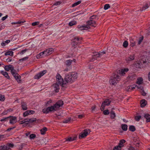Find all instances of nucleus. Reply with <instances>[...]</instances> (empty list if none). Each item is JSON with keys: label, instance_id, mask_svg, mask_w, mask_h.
I'll return each instance as SVG.
<instances>
[{"label": "nucleus", "instance_id": "nucleus-1", "mask_svg": "<svg viewBox=\"0 0 150 150\" xmlns=\"http://www.w3.org/2000/svg\"><path fill=\"white\" fill-rule=\"evenodd\" d=\"M62 104V105H60L59 104H54L53 106L44 108L42 110V112L44 113L45 114H47L52 112H54L57 110L61 105H62L64 104Z\"/></svg>", "mask_w": 150, "mask_h": 150}, {"label": "nucleus", "instance_id": "nucleus-2", "mask_svg": "<svg viewBox=\"0 0 150 150\" xmlns=\"http://www.w3.org/2000/svg\"><path fill=\"white\" fill-rule=\"evenodd\" d=\"M77 77V74L75 72H71L66 75V83H71Z\"/></svg>", "mask_w": 150, "mask_h": 150}, {"label": "nucleus", "instance_id": "nucleus-3", "mask_svg": "<svg viewBox=\"0 0 150 150\" xmlns=\"http://www.w3.org/2000/svg\"><path fill=\"white\" fill-rule=\"evenodd\" d=\"M120 76L118 73L115 74L110 78L109 82L111 85H115L120 80Z\"/></svg>", "mask_w": 150, "mask_h": 150}, {"label": "nucleus", "instance_id": "nucleus-4", "mask_svg": "<svg viewBox=\"0 0 150 150\" xmlns=\"http://www.w3.org/2000/svg\"><path fill=\"white\" fill-rule=\"evenodd\" d=\"M105 52L103 51L99 52H95L93 53V55L92 58L90 60L91 62H93L95 60H99V58L102 57V56L105 54Z\"/></svg>", "mask_w": 150, "mask_h": 150}, {"label": "nucleus", "instance_id": "nucleus-5", "mask_svg": "<svg viewBox=\"0 0 150 150\" xmlns=\"http://www.w3.org/2000/svg\"><path fill=\"white\" fill-rule=\"evenodd\" d=\"M82 39L81 37H76L73 40L71 43V45L74 49L76 48L77 45L81 43Z\"/></svg>", "mask_w": 150, "mask_h": 150}, {"label": "nucleus", "instance_id": "nucleus-6", "mask_svg": "<svg viewBox=\"0 0 150 150\" xmlns=\"http://www.w3.org/2000/svg\"><path fill=\"white\" fill-rule=\"evenodd\" d=\"M56 79L57 83H58L61 86L62 89L65 90L66 84L64 83L63 79L59 74H57L56 76Z\"/></svg>", "mask_w": 150, "mask_h": 150}, {"label": "nucleus", "instance_id": "nucleus-7", "mask_svg": "<svg viewBox=\"0 0 150 150\" xmlns=\"http://www.w3.org/2000/svg\"><path fill=\"white\" fill-rule=\"evenodd\" d=\"M14 144L8 143L6 145L0 146V150H11V148L14 146Z\"/></svg>", "mask_w": 150, "mask_h": 150}, {"label": "nucleus", "instance_id": "nucleus-8", "mask_svg": "<svg viewBox=\"0 0 150 150\" xmlns=\"http://www.w3.org/2000/svg\"><path fill=\"white\" fill-rule=\"evenodd\" d=\"M76 59H73V60L69 59L66 60V71H70L72 68L71 64L72 62H75Z\"/></svg>", "mask_w": 150, "mask_h": 150}, {"label": "nucleus", "instance_id": "nucleus-9", "mask_svg": "<svg viewBox=\"0 0 150 150\" xmlns=\"http://www.w3.org/2000/svg\"><path fill=\"white\" fill-rule=\"evenodd\" d=\"M90 132V130L88 129H86L83 130V132L80 133L79 138L81 139L86 137Z\"/></svg>", "mask_w": 150, "mask_h": 150}, {"label": "nucleus", "instance_id": "nucleus-10", "mask_svg": "<svg viewBox=\"0 0 150 150\" xmlns=\"http://www.w3.org/2000/svg\"><path fill=\"white\" fill-rule=\"evenodd\" d=\"M47 72V71L46 70H44L43 71H41L38 74H37L34 77V78L35 79H39L42 76L44 75Z\"/></svg>", "mask_w": 150, "mask_h": 150}, {"label": "nucleus", "instance_id": "nucleus-11", "mask_svg": "<svg viewBox=\"0 0 150 150\" xmlns=\"http://www.w3.org/2000/svg\"><path fill=\"white\" fill-rule=\"evenodd\" d=\"M8 117L10 118L9 123L10 124L13 125L17 122V117H16L10 116Z\"/></svg>", "mask_w": 150, "mask_h": 150}, {"label": "nucleus", "instance_id": "nucleus-12", "mask_svg": "<svg viewBox=\"0 0 150 150\" xmlns=\"http://www.w3.org/2000/svg\"><path fill=\"white\" fill-rule=\"evenodd\" d=\"M54 50L52 48H49L44 51L45 56L49 55L52 53Z\"/></svg>", "mask_w": 150, "mask_h": 150}, {"label": "nucleus", "instance_id": "nucleus-13", "mask_svg": "<svg viewBox=\"0 0 150 150\" xmlns=\"http://www.w3.org/2000/svg\"><path fill=\"white\" fill-rule=\"evenodd\" d=\"M35 112L32 110H28L25 112L23 114V116L25 117L29 115H32L34 114Z\"/></svg>", "mask_w": 150, "mask_h": 150}, {"label": "nucleus", "instance_id": "nucleus-14", "mask_svg": "<svg viewBox=\"0 0 150 150\" xmlns=\"http://www.w3.org/2000/svg\"><path fill=\"white\" fill-rule=\"evenodd\" d=\"M96 21H95L90 20V21L87 22V25H89V26L91 25L92 26L96 27Z\"/></svg>", "mask_w": 150, "mask_h": 150}, {"label": "nucleus", "instance_id": "nucleus-15", "mask_svg": "<svg viewBox=\"0 0 150 150\" xmlns=\"http://www.w3.org/2000/svg\"><path fill=\"white\" fill-rule=\"evenodd\" d=\"M78 28L80 30H87L90 28V27L88 25H84L79 26Z\"/></svg>", "mask_w": 150, "mask_h": 150}, {"label": "nucleus", "instance_id": "nucleus-16", "mask_svg": "<svg viewBox=\"0 0 150 150\" xmlns=\"http://www.w3.org/2000/svg\"><path fill=\"white\" fill-rule=\"evenodd\" d=\"M13 77L17 80L18 83H20L21 82V80L20 79L21 76L17 73L16 74V75L13 76Z\"/></svg>", "mask_w": 150, "mask_h": 150}, {"label": "nucleus", "instance_id": "nucleus-17", "mask_svg": "<svg viewBox=\"0 0 150 150\" xmlns=\"http://www.w3.org/2000/svg\"><path fill=\"white\" fill-rule=\"evenodd\" d=\"M146 62V61H144L142 60H141L140 62H138L136 64V67L138 68H141L142 67V64L145 63Z\"/></svg>", "mask_w": 150, "mask_h": 150}, {"label": "nucleus", "instance_id": "nucleus-18", "mask_svg": "<svg viewBox=\"0 0 150 150\" xmlns=\"http://www.w3.org/2000/svg\"><path fill=\"white\" fill-rule=\"evenodd\" d=\"M59 84L56 83L54 84L53 85V86L54 88V90L57 93L59 92Z\"/></svg>", "mask_w": 150, "mask_h": 150}, {"label": "nucleus", "instance_id": "nucleus-19", "mask_svg": "<svg viewBox=\"0 0 150 150\" xmlns=\"http://www.w3.org/2000/svg\"><path fill=\"white\" fill-rule=\"evenodd\" d=\"M137 88L141 90V93H142V95L143 96H145L146 95V93L144 91L143 88L142 86H137Z\"/></svg>", "mask_w": 150, "mask_h": 150}, {"label": "nucleus", "instance_id": "nucleus-20", "mask_svg": "<svg viewBox=\"0 0 150 150\" xmlns=\"http://www.w3.org/2000/svg\"><path fill=\"white\" fill-rule=\"evenodd\" d=\"M1 73L6 78H7L8 79H10V77L8 76V74L7 72L3 71H1Z\"/></svg>", "mask_w": 150, "mask_h": 150}, {"label": "nucleus", "instance_id": "nucleus-21", "mask_svg": "<svg viewBox=\"0 0 150 150\" xmlns=\"http://www.w3.org/2000/svg\"><path fill=\"white\" fill-rule=\"evenodd\" d=\"M77 137H70L66 139V142H71L76 140Z\"/></svg>", "mask_w": 150, "mask_h": 150}, {"label": "nucleus", "instance_id": "nucleus-22", "mask_svg": "<svg viewBox=\"0 0 150 150\" xmlns=\"http://www.w3.org/2000/svg\"><path fill=\"white\" fill-rule=\"evenodd\" d=\"M143 79L142 77H139L137 78V83L139 85L143 83Z\"/></svg>", "mask_w": 150, "mask_h": 150}, {"label": "nucleus", "instance_id": "nucleus-23", "mask_svg": "<svg viewBox=\"0 0 150 150\" xmlns=\"http://www.w3.org/2000/svg\"><path fill=\"white\" fill-rule=\"evenodd\" d=\"M45 56V53L44 51L37 54L36 56L37 59H39L41 57H43Z\"/></svg>", "mask_w": 150, "mask_h": 150}, {"label": "nucleus", "instance_id": "nucleus-24", "mask_svg": "<svg viewBox=\"0 0 150 150\" xmlns=\"http://www.w3.org/2000/svg\"><path fill=\"white\" fill-rule=\"evenodd\" d=\"M144 117L146 119L147 122H150V115L148 114H146L144 115Z\"/></svg>", "mask_w": 150, "mask_h": 150}, {"label": "nucleus", "instance_id": "nucleus-25", "mask_svg": "<svg viewBox=\"0 0 150 150\" xmlns=\"http://www.w3.org/2000/svg\"><path fill=\"white\" fill-rule=\"evenodd\" d=\"M13 110L11 108H10L7 110H4L2 114L3 115H6L9 112L12 111Z\"/></svg>", "mask_w": 150, "mask_h": 150}, {"label": "nucleus", "instance_id": "nucleus-26", "mask_svg": "<svg viewBox=\"0 0 150 150\" xmlns=\"http://www.w3.org/2000/svg\"><path fill=\"white\" fill-rule=\"evenodd\" d=\"M47 130V128L45 127H44L42 129H40V132L42 134H45Z\"/></svg>", "mask_w": 150, "mask_h": 150}, {"label": "nucleus", "instance_id": "nucleus-27", "mask_svg": "<svg viewBox=\"0 0 150 150\" xmlns=\"http://www.w3.org/2000/svg\"><path fill=\"white\" fill-rule=\"evenodd\" d=\"M125 142V141L124 139L120 140L118 146L122 148L124 146V144Z\"/></svg>", "mask_w": 150, "mask_h": 150}, {"label": "nucleus", "instance_id": "nucleus-28", "mask_svg": "<svg viewBox=\"0 0 150 150\" xmlns=\"http://www.w3.org/2000/svg\"><path fill=\"white\" fill-rule=\"evenodd\" d=\"M112 100L110 98L106 99L102 103H110L112 102Z\"/></svg>", "mask_w": 150, "mask_h": 150}, {"label": "nucleus", "instance_id": "nucleus-29", "mask_svg": "<svg viewBox=\"0 0 150 150\" xmlns=\"http://www.w3.org/2000/svg\"><path fill=\"white\" fill-rule=\"evenodd\" d=\"M99 16L97 15H93L90 18V20H98L99 18Z\"/></svg>", "mask_w": 150, "mask_h": 150}, {"label": "nucleus", "instance_id": "nucleus-30", "mask_svg": "<svg viewBox=\"0 0 150 150\" xmlns=\"http://www.w3.org/2000/svg\"><path fill=\"white\" fill-rule=\"evenodd\" d=\"M134 59V55H130L128 58L126 59V60L127 62L130 61H132Z\"/></svg>", "mask_w": 150, "mask_h": 150}, {"label": "nucleus", "instance_id": "nucleus-31", "mask_svg": "<svg viewBox=\"0 0 150 150\" xmlns=\"http://www.w3.org/2000/svg\"><path fill=\"white\" fill-rule=\"evenodd\" d=\"M121 128L124 131H126L127 129V125L126 124H122Z\"/></svg>", "mask_w": 150, "mask_h": 150}, {"label": "nucleus", "instance_id": "nucleus-32", "mask_svg": "<svg viewBox=\"0 0 150 150\" xmlns=\"http://www.w3.org/2000/svg\"><path fill=\"white\" fill-rule=\"evenodd\" d=\"M11 73L13 76L14 75H16V74H17V73L16 72V71L15 69H14V68L13 66L12 67V68L11 69Z\"/></svg>", "mask_w": 150, "mask_h": 150}, {"label": "nucleus", "instance_id": "nucleus-33", "mask_svg": "<svg viewBox=\"0 0 150 150\" xmlns=\"http://www.w3.org/2000/svg\"><path fill=\"white\" fill-rule=\"evenodd\" d=\"M12 67V66L11 65L6 66L4 67V69L6 71H9L11 69Z\"/></svg>", "mask_w": 150, "mask_h": 150}, {"label": "nucleus", "instance_id": "nucleus-34", "mask_svg": "<svg viewBox=\"0 0 150 150\" xmlns=\"http://www.w3.org/2000/svg\"><path fill=\"white\" fill-rule=\"evenodd\" d=\"M25 22L24 20H23L22 21L20 20L17 22H12L11 24H19L21 23H24Z\"/></svg>", "mask_w": 150, "mask_h": 150}, {"label": "nucleus", "instance_id": "nucleus-35", "mask_svg": "<svg viewBox=\"0 0 150 150\" xmlns=\"http://www.w3.org/2000/svg\"><path fill=\"white\" fill-rule=\"evenodd\" d=\"M10 42V41L9 40H7L6 41L3 42L1 43V45L2 46H5Z\"/></svg>", "mask_w": 150, "mask_h": 150}, {"label": "nucleus", "instance_id": "nucleus-36", "mask_svg": "<svg viewBox=\"0 0 150 150\" xmlns=\"http://www.w3.org/2000/svg\"><path fill=\"white\" fill-rule=\"evenodd\" d=\"M21 109L24 110H27L28 109L26 104H23L21 106Z\"/></svg>", "mask_w": 150, "mask_h": 150}, {"label": "nucleus", "instance_id": "nucleus-37", "mask_svg": "<svg viewBox=\"0 0 150 150\" xmlns=\"http://www.w3.org/2000/svg\"><path fill=\"white\" fill-rule=\"evenodd\" d=\"M13 55V52L11 51L7 52L5 53V55L6 56L9 55L10 56H12Z\"/></svg>", "mask_w": 150, "mask_h": 150}, {"label": "nucleus", "instance_id": "nucleus-38", "mask_svg": "<svg viewBox=\"0 0 150 150\" xmlns=\"http://www.w3.org/2000/svg\"><path fill=\"white\" fill-rule=\"evenodd\" d=\"M137 86H139L137 85L130 86H129V88H128V91H129L131 90H133L136 87H137Z\"/></svg>", "mask_w": 150, "mask_h": 150}, {"label": "nucleus", "instance_id": "nucleus-39", "mask_svg": "<svg viewBox=\"0 0 150 150\" xmlns=\"http://www.w3.org/2000/svg\"><path fill=\"white\" fill-rule=\"evenodd\" d=\"M110 104H102L101 107L100 108V109L101 111H103L105 109V105L108 106Z\"/></svg>", "mask_w": 150, "mask_h": 150}, {"label": "nucleus", "instance_id": "nucleus-40", "mask_svg": "<svg viewBox=\"0 0 150 150\" xmlns=\"http://www.w3.org/2000/svg\"><path fill=\"white\" fill-rule=\"evenodd\" d=\"M129 129L130 131L134 132L135 130L136 129L134 126L130 125L129 127Z\"/></svg>", "mask_w": 150, "mask_h": 150}, {"label": "nucleus", "instance_id": "nucleus-41", "mask_svg": "<svg viewBox=\"0 0 150 150\" xmlns=\"http://www.w3.org/2000/svg\"><path fill=\"white\" fill-rule=\"evenodd\" d=\"M76 22L75 21H71V22H70L69 23V25L70 26H72L73 25H76Z\"/></svg>", "mask_w": 150, "mask_h": 150}, {"label": "nucleus", "instance_id": "nucleus-42", "mask_svg": "<svg viewBox=\"0 0 150 150\" xmlns=\"http://www.w3.org/2000/svg\"><path fill=\"white\" fill-rule=\"evenodd\" d=\"M115 114L113 111H111L110 112V117L112 119H114L115 117Z\"/></svg>", "mask_w": 150, "mask_h": 150}, {"label": "nucleus", "instance_id": "nucleus-43", "mask_svg": "<svg viewBox=\"0 0 150 150\" xmlns=\"http://www.w3.org/2000/svg\"><path fill=\"white\" fill-rule=\"evenodd\" d=\"M81 3V1H79L76 2L72 5V7H75L80 4Z\"/></svg>", "mask_w": 150, "mask_h": 150}, {"label": "nucleus", "instance_id": "nucleus-44", "mask_svg": "<svg viewBox=\"0 0 150 150\" xmlns=\"http://www.w3.org/2000/svg\"><path fill=\"white\" fill-rule=\"evenodd\" d=\"M28 50L27 49H25L24 50H22L21 52L18 53L21 55H22L24 54Z\"/></svg>", "mask_w": 150, "mask_h": 150}, {"label": "nucleus", "instance_id": "nucleus-45", "mask_svg": "<svg viewBox=\"0 0 150 150\" xmlns=\"http://www.w3.org/2000/svg\"><path fill=\"white\" fill-rule=\"evenodd\" d=\"M128 45V43L127 41H125L123 43V46L125 48L127 47Z\"/></svg>", "mask_w": 150, "mask_h": 150}, {"label": "nucleus", "instance_id": "nucleus-46", "mask_svg": "<svg viewBox=\"0 0 150 150\" xmlns=\"http://www.w3.org/2000/svg\"><path fill=\"white\" fill-rule=\"evenodd\" d=\"M121 147L117 145L115 146L113 148V150H121Z\"/></svg>", "mask_w": 150, "mask_h": 150}, {"label": "nucleus", "instance_id": "nucleus-47", "mask_svg": "<svg viewBox=\"0 0 150 150\" xmlns=\"http://www.w3.org/2000/svg\"><path fill=\"white\" fill-rule=\"evenodd\" d=\"M149 7L148 5L147 4H146L142 8V11L148 8Z\"/></svg>", "mask_w": 150, "mask_h": 150}, {"label": "nucleus", "instance_id": "nucleus-48", "mask_svg": "<svg viewBox=\"0 0 150 150\" xmlns=\"http://www.w3.org/2000/svg\"><path fill=\"white\" fill-rule=\"evenodd\" d=\"M110 7L109 4H105L104 7V8L105 10H106L109 8Z\"/></svg>", "mask_w": 150, "mask_h": 150}, {"label": "nucleus", "instance_id": "nucleus-49", "mask_svg": "<svg viewBox=\"0 0 150 150\" xmlns=\"http://www.w3.org/2000/svg\"><path fill=\"white\" fill-rule=\"evenodd\" d=\"M128 149L129 150H138V149L137 148H135L132 146H130Z\"/></svg>", "mask_w": 150, "mask_h": 150}, {"label": "nucleus", "instance_id": "nucleus-50", "mask_svg": "<svg viewBox=\"0 0 150 150\" xmlns=\"http://www.w3.org/2000/svg\"><path fill=\"white\" fill-rule=\"evenodd\" d=\"M141 117V116L140 115L137 116L135 117V120L137 121H139Z\"/></svg>", "mask_w": 150, "mask_h": 150}, {"label": "nucleus", "instance_id": "nucleus-51", "mask_svg": "<svg viewBox=\"0 0 150 150\" xmlns=\"http://www.w3.org/2000/svg\"><path fill=\"white\" fill-rule=\"evenodd\" d=\"M103 113L104 115H108L109 113L108 110L107 109L104 110L103 112Z\"/></svg>", "mask_w": 150, "mask_h": 150}, {"label": "nucleus", "instance_id": "nucleus-52", "mask_svg": "<svg viewBox=\"0 0 150 150\" xmlns=\"http://www.w3.org/2000/svg\"><path fill=\"white\" fill-rule=\"evenodd\" d=\"M36 137V135L34 134H31L30 135V139H34Z\"/></svg>", "mask_w": 150, "mask_h": 150}, {"label": "nucleus", "instance_id": "nucleus-53", "mask_svg": "<svg viewBox=\"0 0 150 150\" xmlns=\"http://www.w3.org/2000/svg\"><path fill=\"white\" fill-rule=\"evenodd\" d=\"M143 39V37H142L140 38L139 40V41H138V44L139 45L141 44L142 42V41Z\"/></svg>", "mask_w": 150, "mask_h": 150}, {"label": "nucleus", "instance_id": "nucleus-54", "mask_svg": "<svg viewBox=\"0 0 150 150\" xmlns=\"http://www.w3.org/2000/svg\"><path fill=\"white\" fill-rule=\"evenodd\" d=\"M5 100V98L4 96L0 94V100L4 101Z\"/></svg>", "mask_w": 150, "mask_h": 150}, {"label": "nucleus", "instance_id": "nucleus-55", "mask_svg": "<svg viewBox=\"0 0 150 150\" xmlns=\"http://www.w3.org/2000/svg\"><path fill=\"white\" fill-rule=\"evenodd\" d=\"M28 58V57H24L23 58L20 59L19 60V61L21 62H22L23 61H25Z\"/></svg>", "mask_w": 150, "mask_h": 150}, {"label": "nucleus", "instance_id": "nucleus-56", "mask_svg": "<svg viewBox=\"0 0 150 150\" xmlns=\"http://www.w3.org/2000/svg\"><path fill=\"white\" fill-rule=\"evenodd\" d=\"M125 74V72H122V69L120 71H119V74H118L120 76V74L122 75L123 76Z\"/></svg>", "mask_w": 150, "mask_h": 150}, {"label": "nucleus", "instance_id": "nucleus-57", "mask_svg": "<svg viewBox=\"0 0 150 150\" xmlns=\"http://www.w3.org/2000/svg\"><path fill=\"white\" fill-rule=\"evenodd\" d=\"M39 22H35L32 23V25L33 26L37 25L39 24Z\"/></svg>", "mask_w": 150, "mask_h": 150}, {"label": "nucleus", "instance_id": "nucleus-58", "mask_svg": "<svg viewBox=\"0 0 150 150\" xmlns=\"http://www.w3.org/2000/svg\"><path fill=\"white\" fill-rule=\"evenodd\" d=\"M134 145L136 147V148H137V147H139V142L135 143L134 144Z\"/></svg>", "mask_w": 150, "mask_h": 150}, {"label": "nucleus", "instance_id": "nucleus-59", "mask_svg": "<svg viewBox=\"0 0 150 150\" xmlns=\"http://www.w3.org/2000/svg\"><path fill=\"white\" fill-rule=\"evenodd\" d=\"M16 126H14L13 127L9 128L7 129V131H10L11 130L15 129V128H16Z\"/></svg>", "mask_w": 150, "mask_h": 150}, {"label": "nucleus", "instance_id": "nucleus-60", "mask_svg": "<svg viewBox=\"0 0 150 150\" xmlns=\"http://www.w3.org/2000/svg\"><path fill=\"white\" fill-rule=\"evenodd\" d=\"M61 3L60 1H57V2L54 3V5H55V6H57L59 5Z\"/></svg>", "mask_w": 150, "mask_h": 150}, {"label": "nucleus", "instance_id": "nucleus-61", "mask_svg": "<svg viewBox=\"0 0 150 150\" xmlns=\"http://www.w3.org/2000/svg\"><path fill=\"white\" fill-rule=\"evenodd\" d=\"M147 101L144 99L141 100L140 103H147Z\"/></svg>", "mask_w": 150, "mask_h": 150}, {"label": "nucleus", "instance_id": "nucleus-62", "mask_svg": "<svg viewBox=\"0 0 150 150\" xmlns=\"http://www.w3.org/2000/svg\"><path fill=\"white\" fill-rule=\"evenodd\" d=\"M30 121L29 122L30 123H33L34 122H35L36 121L35 118L34 119H29Z\"/></svg>", "mask_w": 150, "mask_h": 150}, {"label": "nucleus", "instance_id": "nucleus-63", "mask_svg": "<svg viewBox=\"0 0 150 150\" xmlns=\"http://www.w3.org/2000/svg\"><path fill=\"white\" fill-rule=\"evenodd\" d=\"M84 114H82V115H78V117L79 118L81 119L82 117H84Z\"/></svg>", "mask_w": 150, "mask_h": 150}, {"label": "nucleus", "instance_id": "nucleus-64", "mask_svg": "<svg viewBox=\"0 0 150 150\" xmlns=\"http://www.w3.org/2000/svg\"><path fill=\"white\" fill-rule=\"evenodd\" d=\"M128 71L129 69L128 68H125L123 69H122V71L125 72V73L127 72Z\"/></svg>", "mask_w": 150, "mask_h": 150}]
</instances>
